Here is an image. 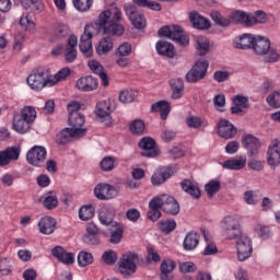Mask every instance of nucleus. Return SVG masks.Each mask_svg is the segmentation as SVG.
I'll return each mask as SVG.
<instances>
[{"mask_svg": "<svg viewBox=\"0 0 280 280\" xmlns=\"http://www.w3.org/2000/svg\"><path fill=\"white\" fill-rule=\"evenodd\" d=\"M26 82L33 91H43L45 86H51V81L49 78V70H36L26 79Z\"/></svg>", "mask_w": 280, "mask_h": 280, "instance_id": "6", "label": "nucleus"}, {"mask_svg": "<svg viewBox=\"0 0 280 280\" xmlns=\"http://www.w3.org/2000/svg\"><path fill=\"white\" fill-rule=\"evenodd\" d=\"M268 23V15L264 11H256L255 15L249 14V20L247 22V27H253V25Z\"/></svg>", "mask_w": 280, "mask_h": 280, "instance_id": "39", "label": "nucleus"}, {"mask_svg": "<svg viewBox=\"0 0 280 280\" xmlns=\"http://www.w3.org/2000/svg\"><path fill=\"white\" fill-rule=\"evenodd\" d=\"M12 126L13 130H15V132H19L20 135H25L26 132H30L32 128V125L19 114H15L13 116Z\"/></svg>", "mask_w": 280, "mask_h": 280, "instance_id": "26", "label": "nucleus"}, {"mask_svg": "<svg viewBox=\"0 0 280 280\" xmlns=\"http://www.w3.org/2000/svg\"><path fill=\"white\" fill-rule=\"evenodd\" d=\"M211 19L215 25H219V27H229V25H231L229 18H224L219 11H213L211 13Z\"/></svg>", "mask_w": 280, "mask_h": 280, "instance_id": "44", "label": "nucleus"}, {"mask_svg": "<svg viewBox=\"0 0 280 280\" xmlns=\"http://www.w3.org/2000/svg\"><path fill=\"white\" fill-rule=\"evenodd\" d=\"M267 103L273 108H280V92H273L267 96Z\"/></svg>", "mask_w": 280, "mask_h": 280, "instance_id": "62", "label": "nucleus"}, {"mask_svg": "<svg viewBox=\"0 0 280 280\" xmlns=\"http://www.w3.org/2000/svg\"><path fill=\"white\" fill-rule=\"evenodd\" d=\"M84 115L82 114H71L69 116V126H71L72 130H83L82 126H84Z\"/></svg>", "mask_w": 280, "mask_h": 280, "instance_id": "43", "label": "nucleus"}, {"mask_svg": "<svg viewBox=\"0 0 280 280\" xmlns=\"http://www.w3.org/2000/svg\"><path fill=\"white\" fill-rule=\"evenodd\" d=\"M73 5L79 12H89L93 7V0H73Z\"/></svg>", "mask_w": 280, "mask_h": 280, "instance_id": "49", "label": "nucleus"}, {"mask_svg": "<svg viewBox=\"0 0 280 280\" xmlns=\"http://www.w3.org/2000/svg\"><path fill=\"white\" fill-rule=\"evenodd\" d=\"M207 69H209V61L199 60L192 68L186 73V80L190 83L198 82L207 75Z\"/></svg>", "mask_w": 280, "mask_h": 280, "instance_id": "9", "label": "nucleus"}, {"mask_svg": "<svg viewBox=\"0 0 280 280\" xmlns=\"http://www.w3.org/2000/svg\"><path fill=\"white\" fill-rule=\"evenodd\" d=\"M223 236L225 240H238L242 233L240 221L233 215H228L222 220L221 223Z\"/></svg>", "mask_w": 280, "mask_h": 280, "instance_id": "5", "label": "nucleus"}, {"mask_svg": "<svg viewBox=\"0 0 280 280\" xmlns=\"http://www.w3.org/2000/svg\"><path fill=\"white\" fill-rule=\"evenodd\" d=\"M196 49H197V54L199 56H205V54H207V51H209V40H205L202 38H198L196 40Z\"/></svg>", "mask_w": 280, "mask_h": 280, "instance_id": "56", "label": "nucleus"}, {"mask_svg": "<svg viewBox=\"0 0 280 280\" xmlns=\"http://www.w3.org/2000/svg\"><path fill=\"white\" fill-rule=\"evenodd\" d=\"M151 110L153 113H160L161 119L165 120L172 110V106L167 101H160L152 105Z\"/></svg>", "mask_w": 280, "mask_h": 280, "instance_id": "33", "label": "nucleus"}, {"mask_svg": "<svg viewBox=\"0 0 280 280\" xmlns=\"http://www.w3.org/2000/svg\"><path fill=\"white\" fill-rule=\"evenodd\" d=\"M102 261L106 264V266H115L117 261V253L113 249H107L102 255Z\"/></svg>", "mask_w": 280, "mask_h": 280, "instance_id": "47", "label": "nucleus"}, {"mask_svg": "<svg viewBox=\"0 0 280 280\" xmlns=\"http://www.w3.org/2000/svg\"><path fill=\"white\" fill-rule=\"evenodd\" d=\"M189 21L195 30H209L211 27L209 20L200 15L198 11L189 12Z\"/></svg>", "mask_w": 280, "mask_h": 280, "instance_id": "23", "label": "nucleus"}, {"mask_svg": "<svg viewBox=\"0 0 280 280\" xmlns=\"http://www.w3.org/2000/svg\"><path fill=\"white\" fill-rule=\"evenodd\" d=\"M121 237H124V225L117 223L116 230L112 232L109 242L110 244H119V242H121Z\"/></svg>", "mask_w": 280, "mask_h": 280, "instance_id": "50", "label": "nucleus"}, {"mask_svg": "<svg viewBox=\"0 0 280 280\" xmlns=\"http://www.w3.org/2000/svg\"><path fill=\"white\" fill-rule=\"evenodd\" d=\"M180 187L183 191L189 194V196H191V198H194L195 200H198V198H200L201 196L200 188H198V186H196L190 179L182 180Z\"/></svg>", "mask_w": 280, "mask_h": 280, "instance_id": "31", "label": "nucleus"}, {"mask_svg": "<svg viewBox=\"0 0 280 280\" xmlns=\"http://www.w3.org/2000/svg\"><path fill=\"white\" fill-rule=\"evenodd\" d=\"M125 12L136 30H143V27H145V16H143L141 12L137 11V8L126 7Z\"/></svg>", "mask_w": 280, "mask_h": 280, "instance_id": "16", "label": "nucleus"}, {"mask_svg": "<svg viewBox=\"0 0 280 280\" xmlns=\"http://www.w3.org/2000/svg\"><path fill=\"white\" fill-rule=\"evenodd\" d=\"M213 78L215 82H226L231 78V73L229 71L218 70L213 73Z\"/></svg>", "mask_w": 280, "mask_h": 280, "instance_id": "64", "label": "nucleus"}, {"mask_svg": "<svg viewBox=\"0 0 280 280\" xmlns=\"http://www.w3.org/2000/svg\"><path fill=\"white\" fill-rule=\"evenodd\" d=\"M56 219L51 217H43L39 222V232L43 233V235H51L54 231H56Z\"/></svg>", "mask_w": 280, "mask_h": 280, "instance_id": "24", "label": "nucleus"}, {"mask_svg": "<svg viewBox=\"0 0 280 280\" xmlns=\"http://www.w3.org/2000/svg\"><path fill=\"white\" fill-rule=\"evenodd\" d=\"M138 93L135 90H122L119 94V102L122 104H131Z\"/></svg>", "mask_w": 280, "mask_h": 280, "instance_id": "46", "label": "nucleus"}, {"mask_svg": "<svg viewBox=\"0 0 280 280\" xmlns=\"http://www.w3.org/2000/svg\"><path fill=\"white\" fill-rule=\"evenodd\" d=\"M217 130L219 137L222 139H235L237 135V127L226 119H221L217 125Z\"/></svg>", "mask_w": 280, "mask_h": 280, "instance_id": "13", "label": "nucleus"}, {"mask_svg": "<svg viewBox=\"0 0 280 280\" xmlns=\"http://www.w3.org/2000/svg\"><path fill=\"white\" fill-rule=\"evenodd\" d=\"M19 156H21V149L18 147H9L0 151V167L10 165L12 161H19Z\"/></svg>", "mask_w": 280, "mask_h": 280, "instance_id": "15", "label": "nucleus"}, {"mask_svg": "<svg viewBox=\"0 0 280 280\" xmlns=\"http://www.w3.org/2000/svg\"><path fill=\"white\" fill-rule=\"evenodd\" d=\"M243 148L247 150V156L253 159L259 154V148H261V142L259 138L253 135H246L242 138Z\"/></svg>", "mask_w": 280, "mask_h": 280, "instance_id": "10", "label": "nucleus"}, {"mask_svg": "<svg viewBox=\"0 0 280 280\" xmlns=\"http://www.w3.org/2000/svg\"><path fill=\"white\" fill-rule=\"evenodd\" d=\"M118 21H121V10L110 7L101 12L94 23L85 25L79 42V49L85 58L93 56V36H97V34L121 36L124 34V26L117 23Z\"/></svg>", "mask_w": 280, "mask_h": 280, "instance_id": "1", "label": "nucleus"}, {"mask_svg": "<svg viewBox=\"0 0 280 280\" xmlns=\"http://www.w3.org/2000/svg\"><path fill=\"white\" fill-rule=\"evenodd\" d=\"M159 36H166L171 40H175L183 47L189 45V37L183 31V27L178 25L163 26L158 31Z\"/></svg>", "mask_w": 280, "mask_h": 280, "instance_id": "3", "label": "nucleus"}, {"mask_svg": "<svg viewBox=\"0 0 280 280\" xmlns=\"http://www.w3.org/2000/svg\"><path fill=\"white\" fill-rule=\"evenodd\" d=\"M51 254L54 257H56V259H58V261L65 264L66 266H71V264L75 261V256L73 253L66 252L62 246H56L52 248Z\"/></svg>", "mask_w": 280, "mask_h": 280, "instance_id": "22", "label": "nucleus"}, {"mask_svg": "<svg viewBox=\"0 0 280 280\" xmlns=\"http://www.w3.org/2000/svg\"><path fill=\"white\" fill-rule=\"evenodd\" d=\"M44 207L46 209H56L58 207V197L56 195H47L44 198Z\"/></svg>", "mask_w": 280, "mask_h": 280, "instance_id": "60", "label": "nucleus"}, {"mask_svg": "<svg viewBox=\"0 0 280 280\" xmlns=\"http://www.w3.org/2000/svg\"><path fill=\"white\" fill-rule=\"evenodd\" d=\"M26 161L34 167H43L47 161V149L35 145L26 153Z\"/></svg>", "mask_w": 280, "mask_h": 280, "instance_id": "8", "label": "nucleus"}, {"mask_svg": "<svg viewBox=\"0 0 280 280\" xmlns=\"http://www.w3.org/2000/svg\"><path fill=\"white\" fill-rule=\"evenodd\" d=\"M88 65L91 71H93V73H95L101 78L103 86H108L109 84L108 74H106V72L104 71V67L101 66V63L95 60H90Z\"/></svg>", "mask_w": 280, "mask_h": 280, "instance_id": "29", "label": "nucleus"}, {"mask_svg": "<svg viewBox=\"0 0 280 280\" xmlns=\"http://www.w3.org/2000/svg\"><path fill=\"white\" fill-rule=\"evenodd\" d=\"M130 130L132 132V135H143L144 130H145V122H143V120H133L130 124Z\"/></svg>", "mask_w": 280, "mask_h": 280, "instance_id": "54", "label": "nucleus"}, {"mask_svg": "<svg viewBox=\"0 0 280 280\" xmlns=\"http://www.w3.org/2000/svg\"><path fill=\"white\" fill-rule=\"evenodd\" d=\"M200 242V236L196 232H189L184 238L183 247L185 250H194Z\"/></svg>", "mask_w": 280, "mask_h": 280, "instance_id": "36", "label": "nucleus"}, {"mask_svg": "<svg viewBox=\"0 0 280 280\" xmlns=\"http://www.w3.org/2000/svg\"><path fill=\"white\" fill-rule=\"evenodd\" d=\"M222 166L224 167V170H244V167H246V156L224 161L222 163Z\"/></svg>", "mask_w": 280, "mask_h": 280, "instance_id": "34", "label": "nucleus"}, {"mask_svg": "<svg viewBox=\"0 0 280 280\" xmlns=\"http://www.w3.org/2000/svg\"><path fill=\"white\" fill-rule=\"evenodd\" d=\"M236 250H237V259L240 261H246V259H250L253 255V241L248 235L243 234L238 238H236Z\"/></svg>", "mask_w": 280, "mask_h": 280, "instance_id": "7", "label": "nucleus"}, {"mask_svg": "<svg viewBox=\"0 0 280 280\" xmlns=\"http://www.w3.org/2000/svg\"><path fill=\"white\" fill-rule=\"evenodd\" d=\"M159 226L162 233H165L167 235L172 233L174 229H176V221L174 220L160 221Z\"/></svg>", "mask_w": 280, "mask_h": 280, "instance_id": "53", "label": "nucleus"}, {"mask_svg": "<svg viewBox=\"0 0 280 280\" xmlns=\"http://www.w3.org/2000/svg\"><path fill=\"white\" fill-rule=\"evenodd\" d=\"M174 174V166H162L151 177L152 185H163Z\"/></svg>", "mask_w": 280, "mask_h": 280, "instance_id": "20", "label": "nucleus"}, {"mask_svg": "<svg viewBox=\"0 0 280 280\" xmlns=\"http://www.w3.org/2000/svg\"><path fill=\"white\" fill-rule=\"evenodd\" d=\"M213 104L217 110H220L221 113L224 112V106H226V96L224 94H218L213 98Z\"/></svg>", "mask_w": 280, "mask_h": 280, "instance_id": "59", "label": "nucleus"}, {"mask_svg": "<svg viewBox=\"0 0 280 280\" xmlns=\"http://www.w3.org/2000/svg\"><path fill=\"white\" fill-rule=\"evenodd\" d=\"M255 231L262 240H269V237H272V232L268 225L257 224L255 226Z\"/></svg>", "mask_w": 280, "mask_h": 280, "instance_id": "55", "label": "nucleus"}, {"mask_svg": "<svg viewBox=\"0 0 280 280\" xmlns=\"http://www.w3.org/2000/svg\"><path fill=\"white\" fill-rule=\"evenodd\" d=\"M12 267L10 266V260L8 258H0V275L2 277H8L12 272Z\"/></svg>", "mask_w": 280, "mask_h": 280, "instance_id": "61", "label": "nucleus"}, {"mask_svg": "<svg viewBox=\"0 0 280 280\" xmlns=\"http://www.w3.org/2000/svg\"><path fill=\"white\" fill-rule=\"evenodd\" d=\"M257 40V35L243 34L238 42H235L236 49H253L255 47V42Z\"/></svg>", "mask_w": 280, "mask_h": 280, "instance_id": "28", "label": "nucleus"}, {"mask_svg": "<svg viewBox=\"0 0 280 280\" xmlns=\"http://www.w3.org/2000/svg\"><path fill=\"white\" fill-rule=\"evenodd\" d=\"M69 75H71V69L69 68H62L55 75H51V72H49L50 85L55 86V84H58V82H62V80H67Z\"/></svg>", "mask_w": 280, "mask_h": 280, "instance_id": "40", "label": "nucleus"}, {"mask_svg": "<svg viewBox=\"0 0 280 280\" xmlns=\"http://www.w3.org/2000/svg\"><path fill=\"white\" fill-rule=\"evenodd\" d=\"M246 108H250L248 96L238 94L233 97V106L230 108L231 115H244Z\"/></svg>", "mask_w": 280, "mask_h": 280, "instance_id": "17", "label": "nucleus"}, {"mask_svg": "<svg viewBox=\"0 0 280 280\" xmlns=\"http://www.w3.org/2000/svg\"><path fill=\"white\" fill-rule=\"evenodd\" d=\"M186 124L188 128L198 129L202 126V118L198 116H189L186 118Z\"/></svg>", "mask_w": 280, "mask_h": 280, "instance_id": "63", "label": "nucleus"}, {"mask_svg": "<svg viewBox=\"0 0 280 280\" xmlns=\"http://www.w3.org/2000/svg\"><path fill=\"white\" fill-rule=\"evenodd\" d=\"M164 211L165 213H168L170 215H178L180 211V206L178 205V201L170 195H165L164 198Z\"/></svg>", "mask_w": 280, "mask_h": 280, "instance_id": "30", "label": "nucleus"}, {"mask_svg": "<svg viewBox=\"0 0 280 280\" xmlns=\"http://www.w3.org/2000/svg\"><path fill=\"white\" fill-rule=\"evenodd\" d=\"M94 194L98 200H113V198H117V189L109 184L96 185Z\"/></svg>", "mask_w": 280, "mask_h": 280, "instance_id": "14", "label": "nucleus"}, {"mask_svg": "<svg viewBox=\"0 0 280 280\" xmlns=\"http://www.w3.org/2000/svg\"><path fill=\"white\" fill-rule=\"evenodd\" d=\"M179 270L184 275H187L189 272H196V270H198V267L192 261H183L179 262Z\"/></svg>", "mask_w": 280, "mask_h": 280, "instance_id": "58", "label": "nucleus"}, {"mask_svg": "<svg viewBox=\"0 0 280 280\" xmlns=\"http://www.w3.org/2000/svg\"><path fill=\"white\" fill-rule=\"evenodd\" d=\"M98 82L93 75L82 77L77 80L75 86L79 91H83L84 93H89L91 91H95L97 89Z\"/></svg>", "mask_w": 280, "mask_h": 280, "instance_id": "21", "label": "nucleus"}, {"mask_svg": "<svg viewBox=\"0 0 280 280\" xmlns=\"http://www.w3.org/2000/svg\"><path fill=\"white\" fill-rule=\"evenodd\" d=\"M156 51L160 56H165L166 58H174L176 56V50L174 49V45L168 42H158L156 43Z\"/></svg>", "mask_w": 280, "mask_h": 280, "instance_id": "32", "label": "nucleus"}, {"mask_svg": "<svg viewBox=\"0 0 280 280\" xmlns=\"http://www.w3.org/2000/svg\"><path fill=\"white\" fill-rule=\"evenodd\" d=\"M95 114L101 119H110V101H101L96 104Z\"/></svg>", "mask_w": 280, "mask_h": 280, "instance_id": "37", "label": "nucleus"}, {"mask_svg": "<svg viewBox=\"0 0 280 280\" xmlns=\"http://www.w3.org/2000/svg\"><path fill=\"white\" fill-rule=\"evenodd\" d=\"M137 264H139V255L127 252L118 261L119 272L122 273L124 277H132V275L137 272Z\"/></svg>", "mask_w": 280, "mask_h": 280, "instance_id": "4", "label": "nucleus"}, {"mask_svg": "<svg viewBox=\"0 0 280 280\" xmlns=\"http://www.w3.org/2000/svg\"><path fill=\"white\" fill-rule=\"evenodd\" d=\"M250 19V14L244 11H234L231 13V21L232 23H241L248 27V21Z\"/></svg>", "mask_w": 280, "mask_h": 280, "instance_id": "42", "label": "nucleus"}, {"mask_svg": "<svg viewBox=\"0 0 280 280\" xmlns=\"http://www.w3.org/2000/svg\"><path fill=\"white\" fill-rule=\"evenodd\" d=\"M254 52L257 56H264V62H279L280 54L277 48L270 46V39L257 35L254 43Z\"/></svg>", "mask_w": 280, "mask_h": 280, "instance_id": "2", "label": "nucleus"}, {"mask_svg": "<svg viewBox=\"0 0 280 280\" xmlns=\"http://www.w3.org/2000/svg\"><path fill=\"white\" fill-rule=\"evenodd\" d=\"M93 215H95V208H93V206H83L79 210V218L83 220V222L91 220Z\"/></svg>", "mask_w": 280, "mask_h": 280, "instance_id": "45", "label": "nucleus"}, {"mask_svg": "<svg viewBox=\"0 0 280 280\" xmlns=\"http://www.w3.org/2000/svg\"><path fill=\"white\" fill-rule=\"evenodd\" d=\"M139 148H141L142 150V156H149L150 159H152L161 154V150H159V147H156V142L152 138H142L139 142Z\"/></svg>", "mask_w": 280, "mask_h": 280, "instance_id": "12", "label": "nucleus"}, {"mask_svg": "<svg viewBox=\"0 0 280 280\" xmlns=\"http://www.w3.org/2000/svg\"><path fill=\"white\" fill-rule=\"evenodd\" d=\"M172 100H180L183 97V93L185 91V83L183 79H173L171 81Z\"/></svg>", "mask_w": 280, "mask_h": 280, "instance_id": "35", "label": "nucleus"}, {"mask_svg": "<svg viewBox=\"0 0 280 280\" xmlns=\"http://www.w3.org/2000/svg\"><path fill=\"white\" fill-rule=\"evenodd\" d=\"M101 170L103 172H112L115 170V159L113 156H106L101 161Z\"/></svg>", "mask_w": 280, "mask_h": 280, "instance_id": "57", "label": "nucleus"}, {"mask_svg": "<svg viewBox=\"0 0 280 280\" xmlns=\"http://www.w3.org/2000/svg\"><path fill=\"white\" fill-rule=\"evenodd\" d=\"M113 47H115V39L113 36H105L98 42V45L96 46V54L98 56H104L109 51H113Z\"/></svg>", "mask_w": 280, "mask_h": 280, "instance_id": "27", "label": "nucleus"}, {"mask_svg": "<svg viewBox=\"0 0 280 280\" xmlns=\"http://www.w3.org/2000/svg\"><path fill=\"white\" fill-rule=\"evenodd\" d=\"M84 135H86V129L65 128L57 135L56 141L59 145H65L66 143H69L71 139L75 137H84Z\"/></svg>", "mask_w": 280, "mask_h": 280, "instance_id": "11", "label": "nucleus"}, {"mask_svg": "<svg viewBox=\"0 0 280 280\" xmlns=\"http://www.w3.org/2000/svg\"><path fill=\"white\" fill-rule=\"evenodd\" d=\"M165 206V195L153 197L149 202V209L162 210Z\"/></svg>", "mask_w": 280, "mask_h": 280, "instance_id": "51", "label": "nucleus"}, {"mask_svg": "<svg viewBox=\"0 0 280 280\" xmlns=\"http://www.w3.org/2000/svg\"><path fill=\"white\" fill-rule=\"evenodd\" d=\"M267 163L270 167H277L280 165V141H271L267 151Z\"/></svg>", "mask_w": 280, "mask_h": 280, "instance_id": "18", "label": "nucleus"}, {"mask_svg": "<svg viewBox=\"0 0 280 280\" xmlns=\"http://www.w3.org/2000/svg\"><path fill=\"white\" fill-rule=\"evenodd\" d=\"M175 268H176V262H174L172 259L163 260L160 266L161 279L162 280H173L174 276L172 275V272H174Z\"/></svg>", "mask_w": 280, "mask_h": 280, "instance_id": "25", "label": "nucleus"}, {"mask_svg": "<svg viewBox=\"0 0 280 280\" xmlns=\"http://www.w3.org/2000/svg\"><path fill=\"white\" fill-rule=\"evenodd\" d=\"M116 213L117 210L115 209V206L105 205L101 207L98 211V220L101 224H104L105 226L113 224V220H115Z\"/></svg>", "mask_w": 280, "mask_h": 280, "instance_id": "19", "label": "nucleus"}, {"mask_svg": "<svg viewBox=\"0 0 280 280\" xmlns=\"http://www.w3.org/2000/svg\"><path fill=\"white\" fill-rule=\"evenodd\" d=\"M25 10H33L35 14H40L45 12V2L43 0H26L22 2Z\"/></svg>", "mask_w": 280, "mask_h": 280, "instance_id": "38", "label": "nucleus"}, {"mask_svg": "<svg viewBox=\"0 0 280 280\" xmlns=\"http://www.w3.org/2000/svg\"><path fill=\"white\" fill-rule=\"evenodd\" d=\"M243 200L246 205L255 207L257 202H259V197H257L256 192L253 190H246L243 195Z\"/></svg>", "mask_w": 280, "mask_h": 280, "instance_id": "52", "label": "nucleus"}, {"mask_svg": "<svg viewBox=\"0 0 280 280\" xmlns=\"http://www.w3.org/2000/svg\"><path fill=\"white\" fill-rule=\"evenodd\" d=\"M18 115H20L23 119L28 121L31 126L32 124H34V121H36V108L32 106L23 107Z\"/></svg>", "mask_w": 280, "mask_h": 280, "instance_id": "41", "label": "nucleus"}, {"mask_svg": "<svg viewBox=\"0 0 280 280\" xmlns=\"http://www.w3.org/2000/svg\"><path fill=\"white\" fill-rule=\"evenodd\" d=\"M93 262V254L88 252H81L78 255V264L81 268H86Z\"/></svg>", "mask_w": 280, "mask_h": 280, "instance_id": "48", "label": "nucleus"}]
</instances>
